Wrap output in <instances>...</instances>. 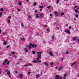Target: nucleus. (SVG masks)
I'll list each match as a JSON object with an SVG mask.
<instances>
[{
  "instance_id": "6e6552de",
  "label": "nucleus",
  "mask_w": 79,
  "mask_h": 79,
  "mask_svg": "<svg viewBox=\"0 0 79 79\" xmlns=\"http://www.w3.org/2000/svg\"><path fill=\"white\" fill-rule=\"evenodd\" d=\"M59 76H60V75H57L55 76V77L54 79H59L58 78H59Z\"/></svg>"
},
{
  "instance_id": "680f3d73",
  "label": "nucleus",
  "mask_w": 79,
  "mask_h": 79,
  "mask_svg": "<svg viewBox=\"0 0 79 79\" xmlns=\"http://www.w3.org/2000/svg\"><path fill=\"white\" fill-rule=\"evenodd\" d=\"M50 15L51 16H52V14H50Z\"/></svg>"
},
{
  "instance_id": "49530a36",
  "label": "nucleus",
  "mask_w": 79,
  "mask_h": 79,
  "mask_svg": "<svg viewBox=\"0 0 79 79\" xmlns=\"http://www.w3.org/2000/svg\"><path fill=\"white\" fill-rule=\"evenodd\" d=\"M63 60H64V58H62L61 60V61H63Z\"/></svg>"
},
{
  "instance_id": "a19ab883",
  "label": "nucleus",
  "mask_w": 79,
  "mask_h": 79,
  "mask_svg": "<svg viewBox=\"0 0 79 79\" xmlns=\"http://www.w3.org/2000/svg\"><path fill=\"white\" fill-rule=\"evenodd\" d=\"M6 64H10V62L8 61L7 62V63H6Z\"/></svg>"
},
{
  "instance_id": "603ef678",
  "label": "nucleus",
  "mask_w": 79,
  "mask_h": 79,
  "mask_svg": "<svg viewBox=\"0 0 79 79\" xmlns=\"http://www.w3.org/2000/svg\"><path fill=\"white\" fill-rule=\"evenodd\" d=\"M8 72V70H7V69H6L5 70V72Z\"/></svg>"
},
{
  "instance_id": "c756f323",
  "label": "nucleus",
  "mask_w": 79,
  "mask_h": 79,
  "mask_svg": "<svg viewBox=\"0 0 79 79\" xmlns=\"http://www.w3.org/2000/svg\"><path fill=\"white\" fill-rule=\"evenodd\" d=\"M32 54H34L35 53V52L33 51L32 52Z\"/></svg>"
},
{
  "instance_id": "3c124183",
  "label": "nucleus",
  "mask_w": 79,
  "mask_h": 79,
  "mask_svg": "<svg viewBox=\"0 0 79 79\" xmlns=\"http://www.w3.org/2000/svg\"><path fill=\"white\" fill-rule=\"evenodd\" d=\"M69 29H71V26L69 27Z\"/></svg>"
},
{
  "instance_id": "5701e85b",
  "label": "nucleus",
  "mask_w": 79,
  "mask_h": 79,
  "mask_svg": "<svg viewBox=\"0 0 79 79\" xmlns=\"http://www.w3.org/2000/svg\"><path fill=\"white\" fill-rule=\"evenodd\" d=\"M75 11L76 13H78V10H75Z\"/></svg>"
},
{
  "instance_id": "6e6d98bb",
  "label": "nucleus",
  "mask_w": 79,
  "mask_h": 79,
  "mask_svg": "<svg viewBox=\"0 0 79 79\" xmlns=\"http://www.w3.org/2000/svg\"><path fill=\"white\" fill-rule=\"evenodd\" d=\"M10 47V46L8 45L7 46V48H9Z\"/></svg>"
},
{
  "instance_id": "1a4fd4ad",
  "label": "nucleus",
  "mask_w": 79,
  "mask_h": 79,
  "mask_svg": "<svg viewBox=\"0 0 79 79\" xmlns=\"http://www.w3.org/2000/svg\"><path fill=\"white\" fill-rule=\"evenodd\" d=\"M35 18H36V19H39V14H37L36 15Z\"/></svg>"
},
{
  "instance_id": "473e14b6",
  "label": "nucleus",
  "mask_w": 79,
  "mask_h": 79,
  "mask_svg": "<svg viewBox=\"0 0 79 79\" xmlns=\"http://www.w3.org/2000/svg\"><path fill=\"white\" fill-rule=\"evenodd\" d=\"M44 7H43V6H39V8H43Z\"/></svg>"
},
{
  "instance_id": "338daca9",
  "label": "nucleus",
  "mask_w": 79,
  "mask_h": 79,
  "mask_svg": "<svg viewBox=\"0 0 79 79\" xmlns=\"http://www.w3.org/2000/svg\"><path fill=\"white\" fill-rule=\"evenodd\" d=\"M79 77V74L77 76V77Z\"/></svg>"
},
{
  "instance_id": "5fc2aeb1",
  "label": "nucleus",
  "mask_w": 79,
  "mask_h": 79,
  "mask_svg": "<svg viewBox=\"0 0 79 79\" xmlns=\"http://www.w3.org/2000/svg\"><path fill=\"white\" fill-rule=\"evenodd\" d=\"M60 79H62V77H59Z\"/></svg>"
},
{
  "instance_id": "a211bd4d",
  "label": "nucleus",
  "mask_w": 79,
  "mask_h": 79,
  "mask_svg": "<svg viewBox=\"0 0 79 79\" xmlns=\"http://www.w3.org/2000/svg\"><path fill=\"white\" fill-rule=\"evenodd\" d=\"M7 44V42L6 41H4L3 43V44L4 45H6V44Z\"/></svg>"
},
{
  "instance_id": "9b49d317",
  "label": "nucleus",
  "mask_w": 79,
  "mask_h": 79,
  "mask_svg": "<svg viewBox=\"0 0 79 79\" xmlns=\"http://www.w3.org/2000/svg\"><path fill=\"white\" fill-rule=\"evenodd\" d=\"M19 77L20 78H22L23 77V74L21 73L19 75Z\"/></svg>"
},
{
  "instance_id": "bb28decb",
  "label": "nucleus",
  "mask_w": 79,
  "mask_h": 79,
  "mask_svg": "<svg viewBox=\"0 0 79 79\" xmlns=\"http://www.w3.org/2000/svg\"><path fill=\"white\" fill-rule=\"evenodd\" d=\"M11 53H12V55H15V52H11Z\"/></svg>"
},
{
  "instance_id": "f704fd0d",
  "label": "nucleus",
  "mask_w": 79,
  "mask_h": 79,
  "mask_svg": "<svg viewBox=\"0 0 79 79\" xmlns=\"http://www.w3.org/2000/svg\"><path fill=\"white\" fill-rule=\"evenodd\" d=\"M3 65H5L6 64V62H4V63H3Z\"/></svg>"
},
{
  "instance_id": "69168bd1",
  "label": "nucleus",
  "mask_w": 79,
  "mask_h": 79,
  "mask_svg": "<svg viewBox=\"0 0 79 79\" xmlns=\"http://www.w3.org/2000/svg\"><path fill=\"white\" fill-rule=\"evenodd\" d=\"M68 26V24H66V26Z\"/></svg>"
},
{
  "instance_id": "8fccbe9b",
  "label": "nucleus",
  "mask_w": 79,
  "mask_h": 79,
  "mask_svg": "<svg viewBox=\"0 0 79 79\" xmlns=\"http://www.w3.org/2000/svg\"><path fill=\"white\" fill-rule=\"evenodd\" d=\"M11 16H9V17H8V18H9V19H11Z\"/></svg>"
},
{
  "instance_id": "09e8293b",
  "label": "nucleus",
  "mask_w": 79,
  "mask_h": 79,
  "mask_svg": "<svg viewBox=\"0 0 79 79\" xmlns=\"http://www.w3.org/2000/svg\"><path fill=\"white\" fill-rule=\"evenodd\" d=\"M28 18H31V16L30 15H29V16H28Z\"/></svg>"
},
{
  "instance_id": "f03ea898",
  "label": "nucleus",
  "mask_w": 79,
  "mask_h": 79,
  "mask_svg": "<svg viewBox=\"0 0 79 79\" xmlns=\"http://www.w3.org/2000/svg\"><path fill=\"white\" fill-rule=\"evenodd\" d=\"M65 32L67 33V34H71V33H70V30H65Z\"/></svg>"
},
{
  "instance_id": "b1692460",
  "label": "nucleus",
  "mask_w": 79,
  "mask_h": 79,
  "mask_svg": "<svg viewBox=\"0 0 79 79\" xmlns=\"http://www.w3.org/2000/svg\"><path fill=\"white\" fill-rule=\"evenodd\" d=\"M44 64H46V66H48V64H47V63H46L44 62Z\"/></svg>"
},
{
  "instance_id": "f3484780",
  "label": "nucleus",
  "mask_w": 79,
  "mask_h": 79,
  "mask_svg": "<svg viewBox=\"0 0 79 79\" xmlns=\"http://www.w3.org/2000/svg\"><path fill=\"white\" fill-rule=\"evenodd\" d=\"M62 67H60L58 69V71H60V70L62 69Z\"/></svg>"
},
{
  "instance_id": "de8ad7c7",
  "label": "nucleus",
  "mask_w": 79,
  "mask_h": 79,
  "mask_svg": "<svg viewBox=\"0 0 79 79\" xmlns=\"http://www.w3.org/2000/svg\"><path fill=\"white\" fill-rule=\"evenodd\" d=\"M8 23H10V20H8Z\"/></svg>"
},
{
  "instance_id": "a18cd8bd",
  "label": "nucleus",
  "mask_w": 79,
  "mask_h": 79,
  "mask_svg": "<svg viewBox=\"0 0 79 79\" xmlns=\"http://www.w3.org/2000/svg\"><path fill=\"white\" fill-rule=\"evenodd\" d=\"M75 16H76V18H77L78 17V15L77 14Z\"/></svg>"
},
{
  "instance_id": "c03bdc74",
  "label": "nucleus",
  "mask_w": 79,
  "mask_h": 79,
  "mask_svg": "<svg viewBox=\"0 0 79 79\" xmlns=\"http://www.w3.org/2000/svg\"><path fill=\"white\" fill-rule=\"evenodd\" d=\"M66 53L67 55H68L69 54V53H68V51L66 52Z\"/></svg>"
},
{
  "instance_id": "4d7b16f0",
  "label": "nucleus",
  "mask_w": 79,
  "mask_h": 79,
  "mask_svg": "<svg viewBox=\"0 0 79 79\" xmlns=\"http://www.w3.org/2000/svg\"><path fill=\"white\" fill-rule=\"evenodd\" d=\"M37 60H39V58H36Z\"/></svg>"
},
{
  "instance_id": "c85d7f7f",
  "label": "nucleus",
  "mask_w": 79,
  "mask_h": 79,
  "mask_svg": "<svg viewBox=\"0 0 79 79\" xmlns=\"http://www.w3.org/2000/svg\"><path fill=\"white\" fill-rule=\"evenodd\" d=\"M2 12H0V17H2Z\"/></svg>"
},
{
  "instance_id": "79ce46f5",
  "label": "nucleus",
  "mask_w": 79,
  "mask_h": 79,
  "mask_svg": "<svg viewBox=\"0 0 79 79\" xmlns=\"http://www.w3.org/2000/svg\"><path fill=\"white\" fill-rule=\"evenodd\" d=\"M17 10L18 11H21V10L19 9H17Z\"/></svg>"
},
{
  "instance_id": "20e7f679",
  "label": "nucleus",
  "mask_w": 79,
  "mask_h": 79,
  "mask_svg": "<svg viewBox=\"0 0 79 79\" xmlns=\"http://www.w3.org/2000/svg\"><path fill=\"white\" fill-rule=\"evenodd\" d=\"M76 62H73L72 64H71V66L72 67H73L74 66H75V65H76Z\"/></svg>"
},
{
  "instance_id": "c9c22d12",
  "label": "nucleus",
  "mask_w": 79,
  "mask_h": 79,
  "mask_svg": "<svg viewBox=\"0 0 79 79\" xmlns=\"http://www.w3.org/2000/svg\"><path fill=\"white\" fill-rule=\"evenodd\" d=\"M50 7H51V6H49L47 7V8H48V9H49V8H50Z\"/></svg>"
},
{
  "instance_id": "4468645a",
  "label": "nucleus",
  "mask_w": 79,
  "mask_h": 79,
  "mask_svg": "<svg viewBox=\"0 0 79 79\" xmlns=\"http://www.w3.org/2000/svg\"><path fill=\"white\" fill-rule=\"evenodd\" d=\"M18 4L19 5H22V2H19Z\"/></svg>"
},
{
  "instance_id": "aec40b11",
  "label": "nucleus",
  "mask_w": 79,
  "mask_h": 79,
  "mask_svg": "<svg viewBox=\"0 0 79 79\" xmlns=\"http://www.w3.org/2000/svg\"><path fill=\"white\" fill-rule=\"evenodd\" d=\"M39 77H40V76L39 75V74H38L36 75V78H39Z\"/></svg>"
},
{
  "instance_id": "f257e3e1",
  "label": "nucleus",
  "mask_w": 79,
  "mask_h": 79,
  "mask_svg": "<svg viewBox=\"0 0 79 79\" xmlns=\"http://www.w3.org/2000/svg\"><path fill=\"white\" fill-rule=\"evenodd\" d=\"M30 45H31L33 48H35L36 47H37V45H36V44H32V43H30Z\"/></svg>"
},
{
  "instance_id": "7ed1b4c3",
  "label": "nucleus",
  "mask_w": 79,
  "mask_h": 79,
  "mask_svg": "<svg viewBox=\"0 0 79 79\" xmlns=\"http://www.w3.org/2000/svg\"><path fill=\"white\" fill-rule=\"evenodd\" d=\"M7 74L9 77H11V76H10V75L11 74V73L10 72V71H7Z\"/></svg>"
},
{
  "instance_id": "e433bc0d",
  "label": "nucleus",
  "mask_w": 79,
  "mask_h": 79,
  "mask_svg": "<svg viewBox=\"0 0 79 79\" xmlns=\"http://www.w3.org/2000/svg\"><path fill=\"white\" fill-rule=\"evenodd\" d=\"M3 11V8L1 9V11Z\"/></svg>"
},
{
  "instance_id": "412c9836",
  "label": "nucleus",
  "mask_w": 79,
  "mask_h": 79,
  "mask_svg": "<svg viewBox=\"0 0 79 79\" xmlns=\"http://www.w3.org/2000/svg\"><path fill=\"white\" fill-rule=\"evenodd\" d=\"M37 5V3H36V2H35L34 3H33V5L34 6H36V5Z\"/></svg>"
},
{
  "instance_id": "39448f33",
  "label": "nucleus",
  "mask_w": 79,
  "mask_h": 79,
  "mask_svg": "<svg viewBox=\"0 0 79 79\" xmlns=\"http://www.w3.org/2000/svg\"><path fill=\"white\" fill-rule=\"evenodd\" d=\"M54 13L56 14V16H58L60 15V13L59 12H55Z\"/></svg>"
},
{
  "instance_id": "cd10ccee",
  "label": "nucleus",
  "mask_w": 79,
  "mask_h": 79,
  "mask_svg": "<svg viewBox=\"0 0 79 79\" xmlns=\"http://www.w3.org/2000/svg\"><path fill=\"white\" fill-rule=\"evenodd\" d=\"M64 15V12H62L61 14V16H63V15Z\"/></svg>"
},
{
  "instance_id": "774afa93",
  "label": "nucleus",
  "mask_w": 79,
  "mask_h": 79,
  "mask_svg": "<svg viewBox=\"0 0 79 79\" xmlns=\"http://www.w3.org/2000/svg\"><path fill=\"white\" fill-rule=\"evenodd\" d=\"M77 8V6H75V8Z\"/></svg>"
},
{
  "instance_id": "9d476101",
  "label": "nucleus",
  "mask_w": 79,
  "mask_h": 79,
  "mask_svg": "<svg viewBox=\"0 0 79 79\" xmlns=\"http://www.w3.org/2000/svg\"><path fill=\"white\" fill-rule=\"evenodd\" d=\"M64 77L63 78V79H66V76H67V74H66V73H65L64 74Z\"/></svg>"
},
{
  "instance_id": "dca6fc26",
  "label": "nucleus",
  "mask_w": 79,
  "mask_h": 79,
  "mask_svg": "<svg viewBox=\"0 0 79 79\" xmlns=\"http://www.w3.org/2000/svg\"><path fill=\"white\" fill-rule=\"evenodd\" d=\"M38 57L40 59L41 58H42V56H41V55H39L38 56Z\"/></svg>"
},
{
  "instance_id": "4be33fe9",
  "label": "nucleus",
  "mask_w": 79,
  "mask_h": 79,
  "mask_svg": "<svg viewBox=\"0 0 79 79\" xmlns=\"http://www.w3.org/2000/svg\"><path fill=\"white\" fill-rule=\"evenodd\" d=\"M8 59H5V61H4V62H5V63H6V62H7V61H8Z\"/></svg>"
},
{
  "instance_id": "2f4dec72",
  "label": "nucleus",
  "mask_w": 79,
  "mask_h": 79,
  "mask_svg": "<svg viewBox=\"0 0 79 79\" xmlns=\"http://www.w3.org/2000/svg\"><path fill=\"white\" fill-rule=\"evenodd\" d=\"M31 72H28V74L30 75V74H31Z\"/></svg>"
},
{
  "instance_id": "052dcab7",
  "label": "nucleus",
  "mask_w": 79,
  "mask_h": 79,
  "mask_svg": "<svg viewBox=\"0 0 79 79\" xmlns=\"http://www.w3.org/2000/svg\"><path fill=\"white\" fill-rule=\"evenodd\" d=\"M47 31H49V29H47Z\"/></svg>"
},
{
  "instance_id": "864d4df0",
  "label": "nucleus",
  "mask_w": 79,
  "mask_h": 79,
  "mask_svg": "<svg viewBox=\"0 0 79 79\" xmlns=\"http://www.w3.org/2000/svg\"><path fill=\"white\" fill-rule=\"evenodd\" d=\"M2 33V30H1V29H0V34Z\"/></svg>"
},
{
  "instance_id": "a878e982",
  "label": "nucleus",
  "mask_w": 79,
  "mask_h": 79,
  "mask_svg": "<svg viewBox=\"0 0 79 79\" xmlns=\"http://www.w3.org/2000/svg\"><path fill=\"white\" fill-rule=\"evenodd\" d=\"M43 15H44V14L43 13H41L40 14V16H41V17H43Z\"/></svg>"
},
{
  "instance_id": "4c0bfd02",
  "label": "nucleus",
  "mask_w": 79,
  "mask_h": 79,
  "mask_svg": "<svg viewBox=\"0 0 79 79\" xmlns=\"http://www.w3.org/2000/svg\"><path fill=\"white\" fill-rule=\"evenodd\" d=\"M24 66L27 67L28 66H29V64H27V65H25Z\"/></svg>"
},
{
  "instance_id": "bf43d9fd",
  "label": "nucleus",
  "mask_w": 79,
  "mask_h": 79,
  "mask_svg": "<svg viewBox=\"0 0 79 79\" xmlns=\"http://www.w3.org/2000/svg\"><path fill=\"white\" fill-rule=\"evenodd\" d=\"M29 66H32V64H28Z\"/></svg>"
},
{
  "instance_id": "0eeeda50",
  "label": "nucleus",
  "mask_w": 79,
  "mask_h": 79,
  "mask_svg": "<svg viewBox=\"0 0 79 79\" xmlns=\"http://www.w3.org/2000/svg\"><path fill=\"white\" fill-rule=\"evenodd\" d=\"M24 52H26V53H27V52H28V50H27V48H24Z\"/></svg>"
},
{
  "instance_id": "72a5a7b5",
  "label": "nucleus",
  "mask_w": 79,
  "mask_h": 79,
  "mask_svg": "<svg viewBox=\"0 0 79 79\" xmlns=\"http://www.w3.org/2000/svg\"><path fill=\"white\" fill-rule=\"evenodd\" d=\"M14 72H15V74H17L18 73V71H14Z\"/></svg>"
},
{
  "instance_id": "37998d69",
  "label": "nucleus",
  "mask_w": 79,
  "mask_h": 79,
  "mask_svg": "<svg viewBox=\"0 0 79 79\" xmlns=\"http://www.w3.org/2000/svg\"><path fill=\"white\" fill-rule=\"evenodd\" d=\"M55 38V37H54V36H52V39H54Z\"/></svg>"
},
{
  "instance_id": "423d86ee",
  "label": "nucleus",
  "mask_w": 79,
  "mask_h": 79,
  "mask_svg": "<svg viewBox=\"0 0 79 79\" xmlns=\"http://www.w3.org/2000/svg\"><path fill=\"white\" fill-rule=\"evenodd\" d=\"M31 46H32V45H27L26 46V48H27V47H28L29 49H31V48H32V47H31Z\"/></svg>"
},
{
  "instance_id": "ddd939ff",
  "label": "nucleus",
  "mask_w": 79,
  "mask_h": 79,
  "mask_svg": "<svg viewBox=\"0 0 79 79\" xmlns=\"http://www.w3.org/2000/svg\"><path fill=\"white\" fill-rule=\"evenodd\" d=\"M49 55H50L51 56H53V53H52V52L51 51L49 52Z\"/></svg>"
},
{
  "instance_id": "6ab92c4d",
  "label": "nucleus",
  "mask_w": 79,
  "mask_h": 79,
  "mask_svg": "<svg viewBox=\"0 0 79 79\" xmlns=\"http://www.w3.org/2000/svg\"><path fill=\"white\" fill-rule=\"evenodd\" d=\"M21 40L23 41H24L25 40V38H22L21 39Z\"/></svg>"
},
{
  "instance_id": "13d9d810",
  "label": "nucleus",
  "mask_w": 79,
  "mask_h": 79,
  "mask_svg": "<svg viewBox=\"0 0 79 79\" xmlns=\"http://www.w3.org/2000/svg\"><path fill=\"white\" fill-rule=\"evenodd\" d=\"M74 21H76V19L75 18H74Z\"/></svg>"
},
{
  "instance_id": "393cba45",
  "label": "nucleus",
  "mask_w": 79,
  "mask_h": 79,
  "mask_svg": "<svg viewBox=\"0 0 79 79\" xmlns=\"http://www.w3.org/2000/svg\"><path fill=\"white\" fill-rule=\"evenodd\" d=\"M76 39H77L76 37H75L73 38V40H76Z\"/></svg>"
},
{
  "instance_id": "58836bf2",
  "label": "nucleus",
  "mask_w": 79,
  "mask_h": 79,
  "mask_svg": "<svg viewBox=\"0 0 79 79\" xmlns=\"http://www.w3.org/2000/svg\"><path fill=\"white\" fill-rule=\"evenodd\" d=\"M21 25L22 26V27H24V24H23V23H21Z\"/></svg>"
},
{
  "instance_id": "2eb2a0df",
  "label": "nucleus",
  "mask_w": 79,
  "mask_h": 79,
  "mask_svg": "<svg viewBox=\"0 0 79 79\" xmlns=\"http://www.w3.org/2000/svg\"><path fill=\"white\" fill-rule=\"evenodd\" d=\"M37 54L38 55H41L42 54V52H37Z\"/></svg>"
},
{
  "instance_id": "ea45409f",
  "label": "nucleus",
  "mask_w": 79,
  "mask_h": 79,
  "mask_svg": "<svg viewBox=\"0 0 79 79\" xmlns=\"http://www.w3.org/2000/svg\"><path fill=\"white\" fill-rule=\"evenodd\" d=\"M50 64H51V65H53V62H52Z\"/></svg>"
},
{
  "instance_id": "0e129e2a",
  "label": "nucleus",
  "mask_w": 79,
  "mask_h": 79,
  "mask_svg": "<svg viewBox=\"0 0 79 79\" xmlns=\"http://www.w3.org/2000/svg\"><path fill=\"white\" fill-rule=\"evenodd\" d=\"M42 9H40V11H42Z\"/></svg>"
},
{
  "instance_id": "f8f14e48",
  "label": "nucleus",
  "mask_w": 79,
  "mask_h": 79,
  "mask_svg": "<svg viewBox=\"0 0 79 79\" xmlns=\"http://www.w3.org/2000/svg\"><path fill=\"white\" fill-rule=\"evenodd\" d=\"M32 63H37V62H38V61L35 60H33L32 61Z\"/></svg>"
},
{
  "instance_id": "7c9ffc66",
  "label": "nucleus",
  "mask_w": 79,
  "mask_h": 79,
  "mask_svg": "<svg viewBox=\"0 0 79 79\" xmlns=\"http://www.w3.org/2000/svg\"><path fill=\"white\" fill-rule=\"evenodd\" d=\"M57 1L56 2V4H58V3H59V0H56Z\"/></svg>"
},
{
  "instance_id": "e2e57ef3",
  "label": "nucleus",
  "mask_w": 79,
  "mask_h": 79,
  "mask_svg": "<svg viewBox=\"0 0 79 79\" xmlns=\"http://www.w3.org/2000/svg\"><path fill=\"white\" fill-rule=\"evenodd\" d=\"M3 34L4 35H5V34H6V33H3Z\"/></svg>"
}]
</instances>
